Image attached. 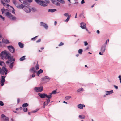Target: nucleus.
I'll return each instance as SVG.
<instances>
[{"instance_id":"f257e3e1","label":"nucleus","mask_w":121,"mask_h":121,"mask_svg":"<svg viewBox=\"0 0 121 121\" xmlns=\"http://www.w3.org/2000/svg\"><path fill=\"white\" fill-rule=\"evenodd\" d=\"M1 57V59H3V58L5 59H8L6 61V63L8 64L10 63V61L12 62V61H15V59L13 57V56H11L9 52L5 50L0 53V57Z\"/></svg>"},{"instance_id":"f03ea898","label":"nucleus","mask_w":121,"mask_h":121,"mask_svg":"<svg viewBox=\"0 0 121 121\" xmlns=\"http://www.w3.org/2000/svg\"><path fill=\"white\" fill-rule=\"evenodd\" d=\"M52 96V95L50 94L49 93V94L47 95L46 94L45 95V98H46V100L47 101V104L46 105H47L49 103L50 101V99L51 98Z\"/></svg>"},{"instance_id":"7ed1b4c3","label":"nucleus","mask_w":121,"mask_h":121,"mask_svg":"<svg viewBox=\"0 0 121 121\" xmlns=\"http://www.w3.org/2000/svg\"><path fill=\"white\" fill-rule=\"evenodd\" d=\"M6 15L8 17V18L12 20H15L16 19V17L13 16V15L11 14L9 12H7L6 13Z\"/></svg>"},{"instance_id":"20e7f679","label":"nucleus","mask_w":121,"mask_h":121,"mask_svg":"<svg viewBox=\"0 0 121 121\" xmlns=\"http://www.w3.org/2000/svg\"><path fill=\"white\" fill-rule=\"evenodd\" d=\"M41 80L42 82L46 83L49 81L50 79L49 77L48 76H45L41 78Z\"/></svg>"},{"instance_id":"39448f33","label":"nucleus","mask_w":121,"mask_h":121,"mask_svg":"<svg viewBox=\"0 0 121 121\" xmlns=\"http://www.w3.org/2000/svg\"><path fill=\"white\" fill-rule=\"evenodd\" d=\"M35 0L37 3H38L39 4L42 6H45L47 5L46 4H43V3H45L43 1H41L40 0Z\"/></svg>"},{"instance_id":"423d86ee","label":"nucleus","mask_w":121,"mask_h":121,"mask_svg":"<svg viewBox=\"0 0 121 121\" xmlns=\"http://www.w3.org/2000/svg\"><path fill=\"white\" fill-rule=\"evenodd\" d=\"M7 48L10 52L13 53L15 51V50L14 47L12 45L9 46H7Z\"/></svg>"},{"instance_id":"0eeeda50","label":"nucleus","mask_w":121,"mask_h":121,"mask_svg":"<svg viewBox=\"0 0 121 121\" xmlns=\"http://www.w3.org/2000/svg\"><path fill=\"white\" fill-rule=\"evenodd\" d=\"M1 118L2 120L3 121H9V119L8 117H6L5 115L4 114L1 115Z\"/></svg>"},{"instance_id":"6e6552de","label":"nucleus","mask_w":121,"mask_h":121,"mask_svg":"<svg viewBox=\"0 0 121 121\" xmlns=\"http://www.w3.org/2000/svg\"><path fill=\"white\" fill-rule=\"evenodd\" d=\"M43 86L40 87H35L34 88V91H43Z\"/></svg>"},{"instance_id":"1a4fd4ad","label":"nucleus","mask_w":121,"mask_h":121,"mask_svg":"<svg viewBox=\"0 0 121 121\" xmlns=\"http://www.w3.org/2000/svg\"><path fill=\"white\" fill-rule=\"evenodd\" d=\"M2 42V43H4L6 44H8L10 43L8 40L6 39H4L3 38Z\"/></svg>"},{"instance_id":"9d476101","label":"nucleus","mask_w":121,"mask_h":121,"mask_svg":"<svg viewBox=\"0 0 121 121\" xmlns=\"http://www.w3.org/2000/svg\"><path fill=\"white\" fill-rule=\"evenodd\" d=\"M81 25L80 27L83 29H85L86 27V24L85 23L83 22H82L81 23Z\"/></svg>"},{"instance_id":"9b49d317","label":"nucleus","mask_w":121,"mask_h":121,"mask_svg":"<svg viewBox=\"0 0 121 121\" xmlns=\"http://www.w3.org/2000/svg\"><path fill=\"white\" fill-rule=\"evenodd\" d=\"M40 26H43L46 29H48V26L47 24L44 23L43 22H40Z\"/></svg>"},{"instance_id":"f8f14e48","label":"nucleus","mask_w":121,"mask_h":121,"mask_svg":"<svg viewBox=\"0 0 121 121\" xmlns=\"http://www.w3.org/2000/svg\"><path fill=\"white\" fill-rule=\"evenodd\" d=\"M46 93H39L38 95L41 98H45Z\"/></svg>"},{"instance_id":"ddd939ff","label":"nucleus","mask_w":121,"mask_h":121,"mask_svg":"<svg viewBox=\"0 0 121 121\" xmlns=\"http://www.w3.org/2000/svg\"><path fill=\"white\" fill-rule=\"evenodd\" d=\"M106 47L103 45L101 46L100 49V51L102 53H104L105 52L106 50Z\"/></svg>"},{"instance_id":"4468645a","label":"nucleus","mask_w":121,"mask_h":121,"mask_svg":"<svg viewBox=\"0 0 121 121\" xmlns=\"http://www.w3.org/2000/svg\"><path fill=\"white\" fill-rule=\"evenodd\" d=\"M2 70L5 73V75L7 74L8 70L7 69L4 67L3 66L2 68Z\"/></svg>"},{"instance_id":"2eb2a0df","label":"nucleus","mask_w":121,"mask_h":121,"mask_svg":"<svg viewBox=\"0 0 121 121\" xmlns=\"http://www.w3.org/2000/svg\"><path fill=\"white\" fill-rule=\"evenodd\" d=\"M30 8L26 6H25L24 8L23 9L24 11L26 12H30Z\"/></svg>"},{"instance_id":"dca6fc26","label":"nucleus","mask_w":121,"mask_h":121,"mask_svg":"<svg viewBox=\"0 0 121 121\" xmlns=\"http://www.w3.org/2000/svg\"><path fill=\"white\" fill-rule=\"evenodd\" d=\"M77 106L78 108L82 109L83 108V107H85V106L84 104H79Z\"/></svg>"},{"instance_id":"f3484780","label":"nucleus","mask_w":121,"mask_h":121,"mask_svg":"<svg viewBox=\"0 0 121 121\" xmlns=\"http://www.w3.org/2000/svg\"><path fill=\"white\" fill-rule=\"evenodd\" d=\"M29 71L30 72H32L34 73H36L37 72L34 67H32L31 68Z\"/></svg>"},{"instance_id":"a211bd4d","label":"nucleus","mask_w":121,"mask_h":121,"mask_svg":"<svg viewBox=\"0 0 121 121\" xmlns=\"http://www.w3.org/2000/svg\"><path fill=\"white\" fill-rule=\"evenodd\" d=\"M43 70L42 69H40L39 70L37 73V76H39V74L43 73Z\"/></svg>"},{"instance_id":"6ab92c4d","label":"nucleus","mask_w":121,"mask_h":121,"mask_svg":"<svg viewBox=\"0 0 121 121\" xmlns=\"http://www.w3.org/2000/svg\"><path fill=\"white\" fill-rule=\"evenodd\" d=\"M1 3L4 6H7L8 7L10 6L9 4H7L5 3H4L3 2V1L2 0H1Z\"/></svg>"},{"instance_id":"aec40b11","label":"nucleus","mask_w":121,"mask_h":121,"mask_svg":"<svg viewBox=\"0 0 121 121\" xmlns=\"http://www.w3.org/2000/svg\"><path fill=\"white\" fill-rule=\"evenodd\" d=\"M45 1H44V2L45 3H43V4H47L46 6H43V7H45L47 6L48 5V4H49L50 3V1L49 0H44Z\"/></svg>"},{"instance_id":"412c9836","label":"nucleus","mask_w":121,"mask_h":121,"mask_svg":"<svg viewBox=\"0 0 121 121\" xmlns=\"http://www.w3.org/2000/svg\"><path fill=\"white\" fill-rule=\"evenodd\" d=\"M25 6L22 4H21L20 5L17 6V8L19 9H23L25 7Z\"/></svg>"},{"instance_id":"4be33fe9","label":"nucleus","mask_w":121,"mask_h":121,"mask_svg":"<svg viewBox=\"0 0 121 121\" xmlns=\"http://www.w3.org/2000/svg\"><path fill=\"white\" fill-rule=\"evenodd\" d=\"M20 47L21 48H22L24 47V45L22 43L19 42L18 43Z\"/></svg>"},{"instance_id":"5701e85b","label":"nucleus","mask_w":121,"mask_h":121,"mask_svg":"<svg viewBox=\"0 0 121 121\" xmlns=\"http://www.w3.org/2000/svg\"><path fill=\"white\" fill-rule=\"evenodd\" d=\"M23 4L27 6L29 5V4L28 1V2L27 0H25Z\"/></svg>"},{"instance_id":"b1692460","label":"nucleus","mask_w":121,"mask_h":121,"mask_svg":"<svg viewBox=\"0 0 121 121\" xmlns=\"http://www.w3.org/2000/svg\"><path fill=\"white\" fill-rule=\"evenodd\" d=\"M56 9H49L48 11L51 12H53L56 11Z\"/></svg>"},{"instance_id":"393cba45","label":"nucleus","mask_w":121,"mask_h":121,"mask_svg":"<svg viewBox=\"0 0 121 121\" xmlns=\"http://www.w3.org/2000/svg\"><path fill=\"white\" fill-rule=\"evenodd\" d=\"M38 61H37V64L36 65L35 68L36 70H38L39 69V65L38 64Z\"/></svg>"},{"instance_id":"a878e982","label":"nucleus","mask_w":121,"mask_h":121,"mask_svg":"<svg viewBox=\"0 0 121 121\" xmlns=\"http://www.w3.org/2000/svg\"><path fill=\"white\" fill-rule=\"evenodd\" d=\"M29 105L27 103H24L22 105V107H26L28 106Z\"/></svg>"},{"instance_id":"bb28decb","label":"nucleus","mask_w":121,"mask_h":121,"mask_svg":"<svg viewBox=\"0 0 121 121\" xmlns=\"http://www.w3.org/2000/svg\"><path fill=\"white\" fill-rule=\"evenodd\" d=\"M79 117L81 119H84L85 118V117L83 115H79Z\"/></svg>"},{"instance_id":"cd10ccee","label":"nucleus","mask_w":121,"mask_h":121,"mask_svg":"<svg viewBox=\"0 0 121 121\" xmlns=\"http://www.w3.org/2000/svg\"><path fill=\"white\" fill-rule=\"evenodd\" d=\"M5 81V80H1V86H2L4 85Z\"/></svg>"},{"instance_id":"c85d7f7f","label":"nucleus","mask_w":121,"mask_h":121,"mask_svg":"<svg viewBox=\"0 0 121 121\" xmlns=\"http://www.w3.org/2000/svg\"><path fill=\"white\" fill-rule=\"evenodd\" d=\"M26 57V56H23L21 58L19 59V60L20 61H23L24 60L26 59L25 57Z\"/></svg>"},{"instance_id":"c756f323","label":"nucleus","mask_w":121,"mask_h":121,"mask_svg":"<svg viewBox=\"0 0 121 121\" xmlns=\"http://www.w3.org/2000/svg\"><path fill=\"white\" fill-rule=\"evenodd\" d=\"M113 91H106V95H110L113 93Z\"/></svg>"},{"instance_id":"7c9ffc66","label":"nucleus","mask_w":121,"mask_h":121,"mask_svg":"<svg viewBox=\"0 0 121 121\" xmlns=\"http://www.w3.org/2000/svg\"><path fill=\"white\" fill-rule=\"evenodd\" d=\"M71 98L70 96H66L65 97V99L66 100H68Z\"/></svg>"},{"instance_id":"2f4dec72","label":"nucleus","mask_w":121,"mask_h":121,"mask_svg":"<svg viewBox=\"0 0 121 121\" xmlns=\"http://www.w3.org/2000/svg\"><path fill=\"white\" fill-rule=\"evenodd\" d=\"M71 17V15H69L67 17V19L65 20V21L66 22H68L69 20Z\"/></svg>"},{"instance_id":"473e14b6","label":"nucleus","mask_w":121,"mask_h":121,"mask_svg":"<svg viewBox=\"0 0 121 121\" xmlns=\"http://www.w3.org/2000/svg\"><path fill=\"white\" fill-rule=\"evenodd\" d=\"M3 64H5L4 62L3 61L0 60V65L2 66H3Z\"/></svg>"},{"instance_id":"72a5a7b5","label":"nucleus","mask_w":121,"mask_h":121,"mask_svg":"<svg viewBox=\"0 0 121 121\" xmlns=\"http://www.w3.org/2000/svg\"><path fill=\"white\" fill-rule=\"evenodd\" d=\"M83 52V50L82 49H79L78 50V53L79 54H81Z\"/></svg>"},{"instance_id":"f704fd0d","label":"nucleus","mask_w":121,"mask_h":121,"mask_svg":"<svg viewBox=\"0 0 121 121\" xmlns=\"http://www.w3.org/2000/svg\"><path fill=\"white\" fill-rule=\"evenodd\" d=\"M59 93V92H57V91H52V92L50 93L52 95V94H56Z\"/></svg>"},{"instance_id":"c9c22d12","label":"nucleus","mask_w":121,"mask_h":121,"mask_svg":"<svg viewBox=\"0 0 121 121\" xmlns=\"http://www.w3.org/2000/svg\"><path fill=\"white\" fill-rule=\"evenodd\" d=\"M9 68L11 69H12L13 66V64H11L10 63V64L9 65Z\"/></svg>"},{"instance_id":"e433bc0d","label":"nucleus","mask_w":121,"mask_h":121,"mask_svg":"<svg viewBox=\"0 0 121 121\" xmlns=\"http://www.w3.org/2000/svg\"><path fill=\"white\" fill-rule=\"evenodd\" d=\"M38 36H35V37H33V38H32L31 39V40H33V41H35V40L36 39V38Z\"/></svg>"},{"instance_id":"4c0bfd02","label":"nucleus","mask_w":121,"mask_h":121,"mask_svg":"<svg viewBox=\"0 0 121 121\" xmlns=\"http://www.w3.org/2000/svg\"><path fill=\"white\" fill-rule=\"evenodd\" d=\"M22 109V107H19L18 108H16V110L17 111L18 110H20Z\"/></svg>"},{"instance_id":"58836bf2","label":"nucleus","mask_w":121,"mask_h":121,"mask_svg":"<svg viewBox=\"0 0 121 121\" xmlns=\"http://www.w3.org/2000/svg\"><path fill=\"white\" fill-rule=\"evenodd\" d=\"M23 110L24 112H26L28 110V109L27 108L24 107Z\"/></svg>"},{"instance_id":"ea45409f","label":"nucleus","mask_w":121,"mask_h":121,"mask_svg":"<svg viewBox=\"0 0 121 121\" xmlns=\"http://www.w3.org/2000/svg\"><path fill=\"white\" fill-rule=\"evenodd\" d=\"M64 45V43L61 42L60 44L58 45V46H62Z\"/></svg>"},{"instance_id":"a19ab883","label":"nucleus","mask_w":121,"mask_h":121,"mask_svg":"<svg viewBox=\"0 0 121 121\" xmlns=\"http://www.w3.org/2000/svg\"><path fill=\"white\" fill-rule=\"evenodd\" d=\"M84 90L82 87L81 88L78 89L77 91H84Z\"/></svg>"},{"instance_id":"79ce46f5","label":"nucleus","mask_w":121,"mask_h":121,"mask_svg":"<svg viewBox=\"0 0 121 121\" xmlns=\"http://www.w3.org/2000/svg\"><path fill=\"white\" fill-rule=\"evenodd\" d=\"M4 105L2 101H0V105L1 106H3Z\"/></svg>"},{"instance_id":"37998d69","label":"nucleus","mask_w":121,"mask_h":121,"mask_svg":"<svg viewBox=\"0 0 121 121\" xmlns=\"http://www.w3.org/2000/svg\"><path fill=\"white\" fill-rule=\"evenodd\" d=\"M32 10L33 12H35L36 11V10L35 8L33 7L32 8Z\"/></svg>"},{"instance_id":"c03bdc74","label":"nucleus","mask_w":121,"mask_h":121,"mask_svg":"<svg viewBox=\"0 0 121 121\" xmlns=\"http://www.w3.org/2000/svg\"><path fill=\"white\" fill-rule=\"evenodd\" d=\"M38 109H36L35 110H34L31 112L32 113H35L36 112L38 111Z\"/></svg>"},{"instance_id":"a18cd8bd","label":"nucleus","mask_w":121,"mask_h":121,"mask_svg":"<svg viewBox=\"0 0 121 121\" xmlns=\"http://www.w3.org/2000/svg\"><path fill=\"white\" fill-rule=\"evenodd\" d=\"M5 77L4 76H1V80H5Z\"/></svg>"},{"instance_id":"49530a36","label":"nucleus","mask_w":121,"mask_h":121,"mask_svg":"<svg viewBox=\"0 0 121 121\" xmlns=\"http://www.w3.org/2000/svg\"><path fill=\"white\" fill-rule=\"evenodd\" d=\"M10 6L11 7H12L13 9V10L12 11V13L13 14H15V12H14L15 10H14V8L13 7H12L11 6Z\"/></svg>"},{"instance_id":"de8ad7c7","label":"nucleus","mask_w":121,"mask_h":121,"mask_svg":"<svg viewBox=\"0 0 121 121\" xmlns=\"http://www.w3.org/2000/svg\"><path fill=\"white\" fill-rule=\"evenodd\" d=\"M12 2L15 5H16V0H13Z\"/></svg>"},{"instance_id":"09e8293b","label":"nucleus","mask_w":121,"mask_h":121,"mask_svg":"<svg viewBox=\"0 0 121 121\" xmlns=\"http://www.w3.org/2000/svg\"><path fill=\"white\" fill-rule=\"evenodd\" d=\"M64 15L65 16H66V17H67L68 16H68H69V15H68V14L67 13H65L64 14Z\"/></svg>"},{"instance_id":"8fccbe9b","label":"nucleus","mask_w":121,"mask_h":121,"mask_svg":"<svg viewBox=\"0 0 121 121\" xmlns=\"http://www.w3.org/2000/svg\"><path fill=\"white\" fill-rule=\"evenodd\" d=\"M84 45L85 46H86L88 44V43L86 41L84 42Z\"/></svg>"},{"instance_id":"3c124183","label":"nucleus","mask_w":121,"mask_h":121,"mask_svg":"<svg viewBox=\"0 0 121 121\" xmlns=\"http://www.w3.org/2000/svg\"><path fill=\"white\" fill-rule=\"evenodd\" d=\"M45 103H46V102H44L43 103V108H44L45 107V106L46 105Z\"/></svg>"},{"instance_id":"603ef678","label":"nucleus","mask_w":121,"mask_h":121,"mask_svg":"<svg viewBox=\"0 0 121 121\" xmlns=\"http://www.w3.org/2000/svg\"><path fill=\"white\" fill-rule=\"evenodd\" d=\"M25 0H19V1L22 3H23Z\"/></svg>"},{"instance_id":"864d4df0","label":"nucleus","mask_w":121,"mask_h":121,"mask_svg":"<svg viewBox=\"0 0 121 121\" xmlns=\"http://www.w3.org/2000/svg\"><path fill=\"white\" fill-rule=\"evenodd\" d=\"M41 39H39L38 40L36 41V42L37 43H39L41 42Z\"/></svg>"},{"instance_id":"5fc2aeb1","label":"nucleus","mask_w":121,"mask_h":121,"mask_svg":"<svg viewBox=\"0 0 121 121\" xmlns=\"http://www.w3.org/2000/svg\"><path fill=\"white\" fill-rule=\"evenodd\" d=\"M0 73L2 75H4V72H3L2 71H2L1 72H0Z\"/></svg>"},{"instance_id":"6e6d98bb","label":"nucleus","mask_w":121,"mask_h":121,"mask_svg":"<svg viewBox=\"0 0 121 121\" xmlns=\"http://www.w3.org/2000/svg\"><path fill=\"white\" fill-rule=\"evenodd\" d=\"M0 73L2 75H4V72H3L2 71H2L1 72H0Z\"/></svg>"},{"instance_id":"4d7b16f0","label":"nucleus","mask_w":121,"mask_h":121,"mask_svg":"<svg viewBox=\"0 0 121 121\" xmlns=\"http://www.w3.org/2000/svg\"><path fill=\"white\" fill-rule=\"evenodd\" d=\"M4 0L6 2L9 3L10 2V0Z\"/></svg>"},{"instance_id":"13d9d810","label":"nucleus","mask_w":121,"mask_h":121,"mask_svg":"<svg viewBox=\"0 0 121 121\" xmlns=\"http://www.w3.org/2000/svg\"><path fill=\"white\" fill-rule=\"evenodd\" d=\"M118 78L119 79L120 82H121V76L120 75H119L118 76Z\"/></svg>"},{"instance_id":"bf43d9fd","label":"nucleus","mask_w":121,"mask_h":121,"mask_svg":"<svg viewBox=\"0 0 121 121\" xmlns=\"http://www.w3.org/2000/svg\"><path fill=\"white\" fill-rule=\"evenodd\" d=\"M107 40H106V42H105V43L103 45L106 47L107 43Z\"/></svg>"},{"instance_id":"052dcab7","label":"nucleus","mask_w":121,"mask_h":121,"mask_svg":"<svg viewBox=\"0 0 121 121\" xmlns=\"http://www.w3.org/2000/svg\"><path fill=\"white\" fill-rule=\"evenodd\" d=\"M20 99L18 98L17 99V104H18L19 103V102H20Z\"/></svg>"},{"instance_id":"680f3d73","label":"nucleus","mask_w":121,"mask_h":121,"mask_svg":"<svg viewBox=\"0 0 121 121\" xmlns=\"http://www.w3.org/2000/svg\"><path fill=\"white\" fill-rule=\"evenodd\" d=\"M114 87H115V88L116 89H118V87L116 85H114Z\"/></svg>"},{"instance_id":"e2e57ef3","label":"nucleus","mask_w":121,"mask_h":121,"mask_svg":"<svg viewBox=\"0 0 121 121\" xmlns=\"http://www.w3.org/2000/svg\"><path fill=\"white\" fill-rule=\"evenodd\" d=\"M0 18H1L3 19V21H4L5 20V17H3L2 16Z\"/></svg>"},{"instance_id":"0e129e2a","label":"nucleus","mask_w":121,"mask_h":121,"mask_svg":"<svg viewBox=\"0 0 121 121\" xmlns=\"http://www.w3.org/2000/svg\"><path fill=\"white\" fill-rule=\"evenodd\" d=\"M85 3V1L84 0H82L81 1V3L82 4H83Z\"/></svg>"},{"instance_id":"69168bd1","label":"nucleus","mask_w":121,"mask_h":121,"mask_svg":"<svg viewBox=\"0 0 121 121\" xmlns=\"http://www.w3.org/2000/svg\"><path fill=\"white\" fill-rule=\"evenodd\" d=\"M58 1L61 2V1H63V3H65V1L63 0H59V1Z\"/></svg>"},{"instance_id":"338daca9","label":"nucleus","mask_w":121,"mask_h":121,"mask_svg":"<svg viewBox=\"0 0 121 121\" xmlns=\"http://www.w3.org/2000/svg\"><path fill=\"white\" fill-rule=\"evenodd\" d=\"M2 42H0V46L1 47H2Z\"/></svg>"},{"instance_id":"774afa93","label":"nucleus","mask_w":121,"mask_h":121,"mask_svg":"<svg viewBox=\"0 0 121 121\" xmlns=\"http://www.w3.org/2000/svg\"><path fill=\"white\" fill-rule=\"evenodd\" d=\"M35 76V74L34 73H33L32 75V77L34 78V77Z\"/></svg>"}]
</instances>
